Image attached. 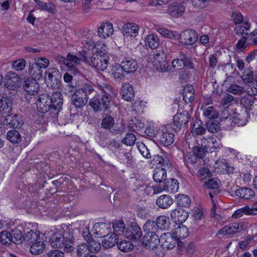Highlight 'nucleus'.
Listing matches in <instances>:
<instances>
[{"instance_id":"f257e3e1","label":"nucleus","mask_w":257,"mask_h":257,"mask_svg":"<svg viewBox=\"0 0 257 257\" xmlns=\"http://www.w3.org/2000/svg\"><path fill=\"white\" fill-rule=\"evenodd\" d=\"M50 241L53 247L63 248L64 251L67 252H71L74 250L73 236L68 231L59 230L53 234Z\"/></svg>"},{"instance_id":"f03ea898","label":"nucleus","mask_w":257,"mask_h":257,"mask_svg":"<svg viewBox=\"0 0 257 257\" xmlns=\"http://www.w3.org/2000/svg\"><path fill=\"white\" fill-rule=\"evenodd\" d=\"M109 63L108 57L106 51L97 50L92 55L86 58V63L95 68L98 70L104 71L108 66Z\"/></svg>"},{"instance_id":"7ed1b4c3","label":"nucleus","mask_w":257,"mask_h":257,"mask_svg":"<svg viewBox=\"0 0 257 257\" xmlns=\"http://www.w3.org/2000/svg\"><path fill=\"white\" fill-rule=\"evenodd\" d=\"M110 100L107 95L97 94L89 100V105L95 112L106 111L110 107Z\"/></svg>"},{"instance_id":"20e7f679","label":"nucleus","mask_w":257,"mask_h":257,"mask_svg":"<svg viewBox=\"0 0 257 257\" xmlns=\"http://www.w3.org/2000/svg\"><path fill=\"white\" fill-rule=\"evenodd\" d=\"M121 69L126 74L134 73L138 68V63L135 59L132 58L127 52H122L119 55Z\"/></svg>"},{"instance_id":"39448f33","label":"nucleus","mask_w":257,"mask_h":257,"mask_svg":"<svg viewBox=\"0 0 257 257\" xmlns=\"http://www.w3.org/2000/svg\"><path fill=\"white\" fill-rule=\"evenodd\" d=\"M47 85L52 89H60L62 86V75L58 70L55 68L48 69L45 72Z\"/></svg>"},{"instance_id":"423d86ee","label":"nucleus","mask_w":257,"mask_h":257,"mask_svg":"<svg viewBox=\"0 0 257 257\" xmlns=\"http://www.w3.org/2000/svg\"><path fill=\"white\" fill-rule=\"evenodd\" d=\"M235 110L236 109H234L232 116L219 122L221 127L225 130H230L235 124H237L238 126L242 125V123L246 121L245 118L242 117V114H245L246 113L244 112L238 113Z\"/></svg>"},{"instance_id":"0eeeda50","label":"nucleus","mask_w":257,"mask_h":257,"mask_svg":"<svg viewBox=\"0 0 257 257\" xmlns=\"http://www.w3.org/2000/svg\"><path fill=\"white\" fill-rule=\"evenodd\" d=\"M198 39L197 32L193 29H187L177 33V39L180 43L185 45H192L196 43Z\"/></svg>"},{"instance_id":"6e6552de","label":"nucleus","mask_w":257,"mask_h":257,"mask_svg":"<svg viewBox=\"0 0 257 257\" xmlns=\"http://www.w3.org/2000/svg\"><path fill=\"white\" fill-rule=\"evenodd\" d=\"M172 45V44L170 41L166 42L164 45L165 49H164L162 48L161 49L158 50L154 55V62L156 65L159 64V67L161 69H164L166 67L167 64L166 54L171 52L168 48Z\"/></svg>"},{"instance_id":"1a4fd4ad","label":"nucleus","mask_w":257,"mask_h":257,"mask_svg":"<svg viewBox=\"0 0 257 257\" xmlns=\"http://www.w3.org/2000/svg\"><path fill=\"white\" fill-rule=\"evenodd\" d=\"M52 103L50 96L46 93L39 95L36 102L37 109L41 113H45L49 110L52 112Z\"/></svg>"},{"instance_id":"9d476101","label":"nucleus","mask_w":257,"mask_h":257,"mask_svg":"<svg viewBox=\"0 0 257 257\" xmlns=\"http://www.w3.org/2000/svg\"><path fill=\"white\" fill-rule=\"evenodd\" d=\"M190 118V114L186 111H183V113L177 114L174 117L172 128L175 131H178L182 127L186 126Z\"/></svg>"},{"instance_id":"9b49d317","label":"nucleus","mask_w":257,"mask_h":257,"mask_svg":"<svg viewBox=\"0 0 257 257\" xmlns=\"http://www.w3.org/2000/svg\"><path fill=\"white\" fill-rule=\"evenodd\" d=\"M160 241L162 243V245L167 249H171L173 248L177 243L179 246H181L182 242H178V239L176 238L174 233L167 232L162 234L160 236Z\"/></svg>"},{"instance_id":"f8f14e48","label":"nucleus","mask_w":257,"mask_h":257,"mask_svg":"<svg viewBox=\"0 0 257 257\" xmlns=\"http://www.w3.org/2000/svg\"><path fill=\"white\" fill-rule=\"evenodd\" d=\"M23 87L27 94L33 95L38 93L39 89V84L36 79L29 77L23 81Z\"/></svg>"},{"instance_id":"ddd939ff","label":"nucleus","mask_w":257,"mask_h":257,"mask_svg":"<svg viewBox=\"0 0 257 257\" xmlns=\"http://www.w3.org/2000/svg\"><path fill=\"white\" fill-rule=\"evenodd\" d=\"M52 103V113L58 114L62 109L63 104V96L61 92L55 91L50 96Z\"/></svg>"},{"instance_id":"4468645a","label":"nucleus","mask_w":257,"mask_h":257,"mask_svg":"<svg viewBox=\"0 0 257 257\" xmlns=\"http://www.w3.org/2000/svg\"><path fill=\"white\" fill-rule=\"evenodd\" d=\"M252 96V95H250L248 96H244L240 100V103L241 105L244 107V109L241 110L239 113H242L243 112H244L246 113L245 114H242V117H244V118H245L246 121L248 117V113L247 111L248 110L250 111L252 110L253 104L256 100V99Z\"/></svg>"},{"instance_id":"2eb2a0df","label":"nucleus","mask_w":257,"mask_h":257,"mask_svg":"<svg viewBox=\"0 0 257 257\" xmlns=\"http://www.w3.org/2000/svg\"><path fill=\"white\" fill-rule=\"evenodd\" d=\"M188 216V212L181 207L173 210L170 214L172 220L178 224L184 222Z\"/></svg>"},{"instance_id":"dca6fc26","label":"nucleus","mask_w":257,"mask_h":257,"mask_svg":"<svg viewBox=\"0 0 257 257\" xmlns=\"http://www.w3.org/2000/svg\"><path fill=\"white\" fill-rule=\"evenodd\" d=\"M157 141L164 146H169L174 142V135L168 130H162L158 135Z\"/></svg>"},{"instance_id":"f3484780","label":"nucleus","mask_w":257,"mask_h":257,"mask_svg":"<svg viewBox=\"0 0 257 257\" xmlns=\"http://www.w3.org/2000/svg\"><path fill=\"white\" fill-rule=\"evenodd\" d=\"M160 242V237L158 235L145 234L143 238V244L147 248H156Z\"/></svg>"},{"instance_id":"a211bd4d","label":"nucleus","mask_w":257,"mask_h":257,"mask_svg":"<svg viewBox=\"0 0 257 257\" xmlns=\"http://www.w3.org/2000/svg\"><path fill=\"white\" fill-rule=\"evenodd\" d=\"M121 30L124 36L135 37L139 34L140 28L135 23H127L123 25Z\"/></svg>"},{"instance_id":"6ab92c4d","label":"nucleus","mask_w":257,"mask_h":257,"mask_svg":"<svg viewBox=\"0 0 257 257\" xmlns=\"http://www.w3.org/2000/svg\"><path fill=\"white\" fill-rule=\"evenodd\" d=\"M93 229L95 234L100 237H103L106 235L110 233L111 225L105 222H98L94 224Z\"/></svg>"},{"instance_id":"aec40b11","label":"nucleus","mask_w":257,"mask_h":257,"mask_svg":"<svg viewBox=\"0 0 257 257\" xmlns=\"http://www.w3.org/2000/svg\"><path fill=\"white\" fill-rule=\"evenodd\" d=\"M185 8L180 3L174 2L168 8L167 13L173 18H179L184 13Z\"/></svg>"},{"instance_id":"412c9836","label":"nucleus","mask_w":257,"mask_h":257,"mask_svg":"<svg viewBox=\"0 0 257 257\" xmlns=\"http://www.w3.org/2000/svg\"><path fill=\"white\" fill-rule=\"evenodd\" d=\"M120 93L122 98L127 101H131L135 97L133 87L129 83H124L122 84Z\"/></svg>"},{"instance_id":"4be33fe9","label":"nucleus","mask_w":257,"mask_h":257,"mask_svg":"<svg viewBox=\"0 0 257 257\" xmlns=\"http://www.w3.org/2000/svg\"><path fill=\"white\" fill-rule=\"evenodd\" d=\"M243 226L240 225L238 223H233L223 227L221 229L218 231V235L221 236H225L234 234L236 232H239L242 229Z\"/></svg>"},{"instance_id":"5701e85b","label":"nucleus","mask_w":257,"mask_h":257,"mask_svg":"<svg viewBox=\"0 0 257 257\" xmlns=\"http://www.w3.org/2000/svg\"><path fill=\"white\" fill-rule=\"evenodd\" d=\"M88 56H83L82 53L79 52L77 56H75L69 53L67 54V66L72 68L75 65H79L80 62L83 61L86 63V57Z\"/></svg>"},{"instance_id":"b1692460","label":"nucleus","mask_w":257,"mask_h":257,"mask_svg":"<svg viewBox=\"0 0 257 257\" xmlns=\"http://www.w3.org/2000/svg\"><path fill=\"white\" fill-rule=\"evenodd\" d=\"M125 235L130 239L137 240L142 236V232L141 228L138 225L135 224L127 228Z\"/></svg>"},{"instance_id":"393cba45","label":"nucleus","mask_w":257,"mask_h":257,"mask_svg":"<svg viewBox=\"0 0 257 257\" xmlns=\"http://www.w3.org/2000/svg\"><path fill=\"white\" fill-rule=\"evenodd\" d=\"M87 102L88 100L86 97L82 96L77 91H75L72 97V104L77 109L82 108Z\"/></svg>"},{"instance_id":"a878e982","label":"nucleus","mask_w":257,"mask_h":257,"mask_svg":"<svg viewBox=\"0 0 257 257\" xmlns=\"http://www.w3.org/2000/svg\"><path fill=\"white\" fill-rule=\"evenodd\" d=\"M170 168H166L164 167H158L154 170L153 174V179L155 182L159 183H164L168 179L167 178V170Z\"/></svg>"},{"instance_id":"bb28decb","label":"nucleus","mask_w":257,"mask_h":257,"mask_svg":"<svg viewBox=\"0 0 257 257\" xmlns=\"http://www.w3.org/2000/svg\"><path fill=\"white\" fill-rule=\"evenodd\" d=\"M174 202V199L169 195H162L156 200V205L160 208H168Z\"/></svg>"},{"instance_id":"cd10ccee","label":"nucleus","mask_w":257,"mask_h":257,"mask_svg":"<svg viewBox=\"0 0 257 257\" xmlns=\"http://www.w3.org/2000/svg\"><path fill=\"white\" fill-rule=\"evenodd\" d=\"M113 32L112 24L109 22L103 23L98 28L97 33L98 36L102 38H106L111 35Z\"/></svg>"},{"instance_id":"c85d7f7f","label":"nucleus","mask_w":257,"mask_h":257,"mask_svg":"<svg viewBox=\"0 0 257 257\" xmlns=\"http://www.w3.org/2000/svg\"><path fill=\"white\" fill-rule=\"evenodd\" d=\"M5 122L6 124L15 128H20L24 123L21 116L16 114L8 115L5 118Z\"/></svg>"},{"instance_id":"c756f323","label":"nucleus","mask_w":257,"mask_h":257,"mask_svg":"<svg viewBox=\"0 0 257 257\" xmlns=\"http://www.w3.org/2000/svg\"><path fill=\"white\" fill-rule=\"evenodd\" d=\"M7 80L5 85L9 89H15L20 86V78L18 75L12 74L6 76Z\"/></svg>"},{"instance_id":"7c9ffc66","label":"nucleus","mask_w":257,"mask_h":257,"mask_svg":"<svg viewBox=\"0 0 257 257\" xmlns=\"http://www.w3.org/2000/svg\"><path fill=\"white\" fill-rule=\"evenodd\" d=\"M151 163L153 165H160L162 167L166 168H171V164L170 160L166 156H161L159 155H155L153 156L151 160Z\"/></svg>"},{"instance_id":"2f4dec72","label":"nucleus","mask_w":257,"mask_h":257,"mask_svg":"<svg viewBox=\"0 0 257 257\" xmlns=\"http://www.w3.org/2000/svg\"><path fill=\"white\" fill-rule=\"evenodd\" d=\"M29 73L30 78L39 80L43 77V70L41 68L36 64L30 63L29 66Z\"/></svg>"},{"instance_id":"473e14b6","label":"nucleus","mask_w":257,"mask_h":257,"mask_svg":"<svg viewBox=\"0 0 257 257\" xmlns=\"http://www.w3.org/2000/svg\"><path fill=\"white\" fill-rule=\"evenodd\" d=\"M201 109L203 111V115L210 120H213L215 118H217L219 115L216 108L213 106H207L205 105L201 106Z\"/></svg>"},{"instance_id":"72a5a7b5","label":"nucleus","mask_w":257,"mask_h":257,"mask_svg":"<svg viewBox=\"0 0 257 257\" xmlns=\"http://www.w3.org/2000/svg\"><path fill=\"white\" fill-rule=\"evenodd\" d=\"M104 239L102 241V246L105 248H108L113 247L121 238H118L112 233H109L103 237Z\"/></svg>"},{"instance_id":"f704fd0d","label":"nucleus","mask_w":257,"mask_h":257,"mask_svg":"<svg viewBox=\"0 0 257 257\" xmlns=\"http://www.w3.org/2000/svg\"><path fill=\"white\" fill-rule=\"evenodd\" d=\"M179 184L178 181L175 179H167L164 183L165 191L168 193H174L178 191Z\"/></svg>"},{"instance_id":"c9c22d12","label":"nucleus","mask_w":257,"mask_h":257,"mask_svg":"<svg viewBox=\"0 0 257 257\" xmlns=\"http://www.w3.org/2000/svg\"><path fill=\"white\" fill-rule=\"evenodd\" d=\"M236 195L239 198L249 200L253 198L255 196L254 191L250 188H240L235 191Z\"/></svg>"},{"instance_id":"e433bc0d","label":"nucleus","mask_w":257,"mask_h":257,"mask_svg":"<svg viewBox=\"0 0 257 257\" xmlns=\"http://www.w3.org/2000/svg\"><path fill=\"white\" fill-rule=\"evenodd\" d=\"M96 85L99 90L105 93L104 95H107L110 98L116 95L114 89L108 83L97 81Z\"/></svg>"},{"instance_id":"4c0bfd02","label":"nucleus","mask_w":257,"mask_h":257,"mask_svg":"<svg viewBox=\"0 0 257 257\" xmlns=\"http://www.w3.org/2000/svg\"><path fill=\"white\" fill-rule=\"evenodd\" d=\"M143 229L145 234L158 235L159 231L157 224L154 221L149 220L143 226Z\"/></svg>"},{"instance_id":"58836bf2","label":"nucleus","mask_w":257,"mask_h":257,"mask_svg":"<svg viewBox=\"0 0 257 257\" xmlns=\"http://www.w3.org/2000/svg\"><path fill=\"white\" fill-rule=\"evenodd\" d=\"M32 244L30 250L33 254L38 255L43 252L45 245L43 239L40 238Z\"/></svg>"},{"instance_id":"ea45409f","label":"nucleus","mask_w":257,"mask_h":257,"mask_svg":"<svg viewBox=\"0 0 257 257\" xmlns=\"http://www.w3.org/2000/svg\"><path fill=\"white\" fill-rule=\"evenodd\" d=\"M113 233L114 235L118 238H121L123 236L125 230V225L122 220H116L113 223Z\"/></svg>"},{"instance_id":"a19ab883","label":"nucleus","mask_w":257,"mask_h":257,"mask_svg":"<svg viewBox=\"0 0 257 257\" xmlns=\"http://www.w3.org/2000/svg\"><path fill=\"white\" fill-rule=\"evenodd\" d=\"M82 43L83 45V50L81 52H80V53H82V55L83 56H84L86 54V55L88 56L87 57V58H88L93 54V53H94V50L95 48V44L91 40H89L88 41H84L82 42Z\"/></svg>"},{"instance_id":"79ce46f5","label":"nucleus","mask_w":257,"mask_h":257,"mask_svg":"<svg viewBox=\"0 0 257 257\" xmlns=\"http://www.w3.org/2000/svg\"><path fill=\"white\" fill-rule=\"evenodd\" d=\"M194 88L190 85H186L183 90L182 95L184 101L187 103H190L194 100Z\"/></svg>"},{"instance_id":"37998d69","label":"nucleus","mask_w":257,"mask_h":257,"mask_svg":"<svg viewBox=\"0 0 257 257\" xmlns=\"http://www.w3.org/2000/svg\"><path fill=\"white\" fill-rule=\"evenodd\" d=\"M76 91L78 92L79 93H81L84 97H86L87 100H88L89 95L96 93V91L93 87L91 84L88 83L82 84L81 87L77 89Z\"/></svg>"},{"instance_id":"c03bdc74","label":"nucleus","mask_w":257,"mask_h":257,"mask_svg":"<svg viewBox=\"0 0 257 257\" xmlns=\"http://www.w3.org/2000/svg\"><path fill=\"white\" fill-rule=\"evenodd\" d=\"M205 145L206 149L208 152H214L217 149H220L222 147L221 144L220 143L219 141H217L216 138L211 137L209 138L208 141H207V143Z\"/></svg>"},{"instance_id":"a18cd8bd","label":"nucleus","mask_w":257,"mask_h":257,"mask_svg":"<svg viewBox=\"0 0 257 257\" xmlns=\"http://www.w3.org/2000/svg\"><path fill=\"white\" fill-rule=\"evenodd\" d=\"M155 222L157 224L159 230H168L170 228L171 222L169 218L166 216H159Z\"/></svg>"},{"instance_id":"49530a36","label":"nucleus","mask_w":257,"mask_h":257,"mask_svg":"<svg viewBox=\"0 0 257 257\" xmlns=\"http://www.w3.org/2000/svg\"><path fill=\"white\" fill-rule=\"evenodd\" d=\"M145 44L151 49H156L160 44L158 37L154 34H150L145 38Z\"/></svg>"},{"instance_id":"de8ad7c7","label":"nucleus","mask_w":257,"mask_h":257,"mask_svg":"<svg viewBox=\"0 0 257 257\" xmlns=\"http://www.w3.org/2000/svg\"><path fill=\"white\" fill-rule=\"evenodd\" d=\"M7 138L13 144H19L22 140L21 134L15 130L9 131L7 133Z\"/></svg>"},{"instance_id":"09e8293b","label":"nucleus","mask_w":257,"mask_h":257,"mask_svg":"<svg viewBox=\"0 0 257 257\" xmlns=\"http://www.w3.org/2000/svg\"><path fill=\"white\" fill-rule=\"evenodd\" d=\"M206 132L204 124L200 119L197 120L193 124L192 133L196 135H202Z\"/></svg>"},{"instance_id":"8fccbe9b","label":"nucleus","mask_w":257,"mask_h":257,"mask_svg":"<svg viewBox=\"0 0 257 257\" xmlns=\"http://www.w3.org/2000/svg\"><path fill=\"white\" fill-rule=\"evenodd\" d=\"M127 127L130 132H136L143 128L144 124L136 117H133L130 120Z\"/></svg>"},{"instance_id":"3c124183","label":"nucleus","mask_w":257,"mask_h":257,"mask_svg":"<svg viewBox=\"0 0 257 257\" xmlns=\"http://www.w3.org/2000/svg\"><path fill=\"white\" fill-rule=\"evenodd\" d=\"M63 80L65 82L67 83V84L63 88L65 93H66V91H67L68 93L70 92L72 93L73 92V89L74 88V85L72 82L73 80V76L68 73L66 72L64 74Z\"/></svg>"},{"instance_id":"603ef678","label":"nucleus","mask_w":257,"mask_h":257,"mask_svg":"<svg viewBox=\"0 0 257 257\" xmlns=\"http://www.w3.org/2000/svg\"><path fill=\"white\" fill-rule=\"evenodd\" d=\"M176 238L178 239L187 237L189 235L188 229L184 225H179L174 232Z\"/></svg>"},{"instance_id":"864d4df0","label":"nucleus","mask_w":257,"mask_h":257,"mask_svg":"<svg viewBox=\"0 0 257 257\" xmlns=\"http://www.w3.org/2000/svg\"><path fill=\"white\" fill-rule=\"evenodd\" d=\"M243 214L254 215L256 213L251 212L250 207L246 205L244 207L236 210L232 215V217L234 218H238L241 217Z\"/></svg>"},{"instance_id":"5fc2aeb1","label":"nucleus","mask_w":257,"mask_h":257,"mask_svg":"<svg viewBox=\"0 0 257 257\" xmlns=\"http://www.w3.org/2000/svg\"><path fill=\"white\" fill-rule=\"evenodd\" d=\"M40 238L39 233L32 230L27 231L24 235V241L29 244L32 243Z\"/></svg>"},{"instance_id":"6e6d98bb","label":"nucleus","mask_w":257,"mask_h":257,"mask_svg":"<svg viewBox=\"0 0 257 257\" xmlns=\"http://www.w3.org/2000/svg\"><path fill=\"white\" fill-rule=\"evenodd\" d=\"M13 241L12 234L8 231L0 233V242L3 245H9Z\"/></svg>"},{"instance_id":"4d7b16f0","label":"nucleus","mask_w":257,"mask_h":257,"mask_svg":"<svg viewBox=\"0 0 257 257\" xmlns=\"http://www.w3.org/2000/svg\"><path fill=\"white\" fill-rule=\"evenodd\" d=\"M117 247L122 251L128 252L133 249L134 245L131 241L124 240L117 242Z\"/></svg>"},{"instance_id":"13d9d810","label":"nucleus","mask_w":257,"mask_h":257,"mask_svg":"<svg viewBox=\"0 0 257 257\" xmlns=\"http://www.w3.org/2000/svg\"><path fill=\"white\" fill-rule=\"evenodd\" d=\"M206 127L209 132L216 133L220 130L221 126L218 120H214L213 119L209 120L207 122Z\"/></svg>"},{"instance_id":"bf43d9fd","label":"nucleus","mask_w":257,"mask_h":257,"mask_svg":"<svg viewBox=\"0 0 257 257\" xmlns=\"http://www.w3.org/2000/svg\"><path fill=\"white\" fill-rule=\"evenodd\" d=\"M250 27V25L248 21L244 20V22L242 24V26H238L235 27L234 32L235 34L238 35H242L243 34L247 35V33H244V31H248Z\"/></svg>"},{"instance_id":"052dcab7","label":"nucleus","mask_w":257,"mask_h":257,"mask_svg":"<svg viewBox=\"0 0 257 257\" xmlns=\"http://www.w3.org/2000/svg\"><path fill=\"white\" fill-rule=\"evenodd\" d=\"M254 77H253V72L252 70V68L246 69L242 76V79L246 85L254 80Z\"/></svg>"},{"instance_id":"680f3d73","label":"nucleus","mask_w":257,"mask_h":257,"mask_svg":"<svg viewBox=\"0 0 257 257\" xmlns=\"http://www.w3.org/2000/svg\"><path fill=\"white\" fill-rule=\"evenodd\" d=\"M11 234L13 238L12 242L15 243L20 244L24 241V235L20 229L17 228L13 230L12 233Z\"/></svg>"},{"instance_id":"e2e57ef3","label":"nucleus","mask_w":257,"mask_h":257,"mask_svg":"<svg viewBox=\"0 0 257 257\" xmlns=\"http://www.w3.org/2000/svg\"><path fill=\"white\" fill-rule=\"evenodd\" d=\"M227 91L234 94L241 95L244 92V89L240 85L231 84L227 88Z\"/></svg>"},{"instance_id":"0e129e2a","label":"nucleus","mask_w":257,"mask_h":257,"mask_svg":"<svg viewBox=\"0 0 257 257\" xmlns=\"http://www.w3.org/2000/svg\"><path fill=\"white\" fill-rule=\"evenodd\" d=\"M114 124V120L113 118L109 115L104 117L101 122V126L105 129H110Z\"/></svg>"},{"instance_id":"69168bd1","label":"nucleus","mask_w":257,"mask_h":257,"mask_svg":"<svg viewBox=\"0 0 257 257\" xmlns=\"http://www.w3.org/2000/svg\"><path fill=\"white\" fill-rule=\"evenodd\" d=\"M246 87V91L249 95H257V76L254 77V80L247 84Z\"/></svg>"},{"instance_id":"338daca9","label":"nucleus","mask_w":257,"mask_h":257,"mask_svg":"<svg viewBox=\"0 0 257 257\" xmlns=\"http://www.w3.org/2000/svg\"><path fill=\"white\" fill-rule=\"evenodd\" d=\"M88 246L86 244L82 243L78 245L77 249V254L79 257H88L89 254Z\"/></svg>"},{"instance_id":"774afa93","label":"nucleus","mask_w":257,"mask_h":257,"mask_svg":"<svg viewBox=\"0 0 257 257\" xmlns=\"http://www.w3.org/2000/svg\"><path fill=\"white\" fill-rule=\"evenodd\" d=\"M136 139V136L134 134L129 133L126 134L121 142L126 146H131L135 144Z\"/></svg>"}]
</instances>
